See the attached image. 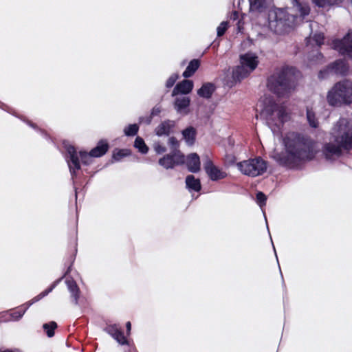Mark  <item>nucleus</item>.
<instances>
[{"label": "nucleus", "instance_id": "29", "mask_svg": "<svg viewBox=\"0 0 352 352\" xmlns=\"http://www.w3.org/2000/svg\"><path fill=\"white\" fill-rule=\"evenodd\" d=\"M307 58L311 63L318 64L323 62L324 56L318 48L316 51L309 53Z\"/></svg>", "mask_w": 352, "mask_h": 352}, {"label": "nucleus", "instance_id": "51", "mask_svg": "<svg viewBox=\"0 0 352 352\" xmlns=\"http://www.w3.org/2000/svg\"><path fill=\"white\" fill-rule=\"evenodd\" d=\"M28 124H30V126H31L32 127H33V128H34V127H35V126H34V124L30 123V122H28Z\"/></svg>", "mask_w": 352, "mask_h": 352}, {"label": "nucleus", "instance_id": "3", "mask_svg": "<svg viewBox=\"0 0 352 352\" xmlns=\"http://www.w3.org/2000/svg\"><path fill=\"white\" fill-rule=\"evenodd\" d=\"M343 122V120H340L337 123L340 133V135H337L335 139L338 145L329 142L322 146V154L327 161L333 162L340 157L342 155V148L346 150L352 148V131L346 129V127L342 129L341 125Z\"/></svg>", "mask_w": 352, "mask_h": 352}, {"label": "nucleus", "instance_id": "14", "mask_svg": "<svg viewBox=\"0 0 352 352\" xmlns=\"http://www.w3.org/2000/svg\"><path fill=\"white\" fill-rule=\"evenodd\" d=\"M194 87L193 81L191 80L184 79L179 82L173 88L171 96H177L179 94L187 95L190 94Z\"/></svg>", "mask_w": 352, "mask_h": 352}, {"label": "nucleus", "instance_id": "1", "mask_svg": "<svg viewBox=\"0 0 352 352\" xmlns=\"http://www.w3.org/2000/svg\"><path fill=\"white\" fill-rule=\"evenodd\" d=\"M283 144L285 151H274L270 157L287 169L300 170L303 164L312 161L318 153L316 141L302 133H287Z\"/></svg>", "mask_w": 352, "mask_h": 352}, {"label": "nucleus", "instance_id": "40", "mask_svg": "<svg viewBox=\"0 0 352 352\" xmlns=\"http://www.w3.org/2000/svg\"><path fill=\"white\" fill-rule=\"evenodd\" d=\"M228 27V23L227 21H222L217 28V34L218 36H223Z\"/></svg>", "mask_w": 352, "mask_h": 352}, {"label": "nucleus", "instance_id": "2", "mask_svg": "<svg viewBox=\"0 0 352 352\" xmlns=\"http://www.w3.org/2000/svg\"><path fill=\"white\" fill-rule=\"evenodd\" d=\"M300 72L292 66H283L267 79V87L278 97L288 95L297 84Z\"/></svg>", "mask_w": 352, "mask_h": 352}, {"label": "nucleus", "instance_id": "49", "mask_svg": "<svg viewBox=\"0 0 352 352\" xmlns=\"http://www.w3.org/2000/svg\"><path fill=\"white\" fill-rule=\"evenodd\" d=\"M263 214H264V217H265V221H267V217H266L265 214V212H263ZM266 223H267V230H269V228H268L267 223L266 222Z\"/></svg>", "mask_w": 352, "mask_h": 352}, {"label": "nucleus", "instance_id": "52", "mask_svg": "<svg viewBox=\"0 0 352 352\" xmlns=\"http://www.w3.org/2000/svg\"><path fill=\"white\" fill-rule=\"evenodd\" d=\"M159 112H160V111H159V110H157V109H155V115L156 116V115L157 114V113H159Z\"/></svg>", "mask_w": 352, "mask_h": 352}, {"label": "nucleus", "instance_id": "39", "mask_svg": "<svg viewBox=\"0 0 352 352\" xmlns=\"http://www.w3.org/2000/svg\"><path fill=\"white\" fill-rule=\"evenodd\" d=\"M276 112L278 120H280L281 124H283L284 122H286L287 118V113L286 112V110L283 107L280 106Z\"/></svg>", "mask_w": 352, "mask_h": 352}, {"label": "nucleus", "instance_id": "31", "mask_svg": "<svg viewBox=\"0 0 352 352\" xmlns=\"http://www.w3.org/2000/svg\"><path fill=\"white\" fill-rule=\"evenodd\" d=\"M134 146L142 154H146L148 151V148L146 145L144 140L139 136H138L135 140Z\"/></svg>", "mask_w": 352, "mask_h": 352}, {"label": "nucleus", "instance_id": "23", "mask_svg": "<svg viewBox=\"0 0 352 352\" xmlns=\"http://www.w3.org/2000/svg\"><path fill=\"white\" fill-rule=\"evenodd\" d=\"M109 144L105 140L98 142L97 146L90 151V155L94 157H100L104 155L108 151Z\"/></svg>", "mask_w": 352, "mask_h": 352}, {"label": "nucleus", "instance_id": "37", "mask_svg": "<svg viewBox=\"0 0 352 352\" xmlns=\"http://www.w3.org/2000/svg\"><path fill=\"white\" fill-rule=\"evenodd\" d=\"M131 151L129 149H120L113 154V158L116 161H120L122 157L129 156Z\"/></svg>", "mask_w": 352, "mask_h": 352}, {"label": "nucleus", "instance_id": "10", "mask_svg": "<svg viewBox=\"0 0 352 352\" xmlns=\"http://www.w3.org/2000/svg\"><path fill=\"white\" fill-rule=\"evenodd\" d=\"M185 155L182 152H171L159 160V164L166 169H173L185 163Z\"/></svg>", "mask_w": 352, "mask_h": 352}, {"label": "nucleus", "instance_id": "8", "mask_svg": "<svg viewBox=\"0 0 352 352\" xmlns=\"http://www.w3.org/2000/svg\"><path fill=\"white\" fill-rule=\"evenodd\" d=\"M238 169L245 175L256 177L267 170V162L261 157L249 159L236 164Z\"/></svg>", "mask_w": 352, "mask_h": 352}, {"label": "nucleus", "instance_id": "21", "mask_svg": "<svg viewBox=\"0 0 352 352\" xmlns=\"http://www.w3.org/2000/svg\"><path fill=\"white\" fill-rule=\"evenodd\" d=\"M186 187L190 192H199L201 190V181L195 178L193 175H188L186 177Z\"/></svg>", "mask_w": 352, "mask_h": 352}, {"label": "nucleus", "instance_id": "48", "mask_svg": "<svg viewBox=\"0 0 352 352\" xmlns=\"http://www.w3.org/2000/svg\"><path fill=\"white\" fill-rule=\"evenodd\" d=\"M272 245H273V249H274V251L275 252V255H276V259L278 260V256H277V254H276V252L275 247H274L273 243H272Z\"/></svg>", "mask_w": 352, "mask_h": 352}, {"label": "nucleus", "instance_id": "12", "mask_svg": "<svg viewBox=\"0 0 352 352\" xmlns=\"http://www.w3.org/2000/svg\"><path fill=\"white\" fill-rule=\"evenodd\" d=\"M104 331L113 338L120 344L128 345V351L125 352H137L133 346L129 344L126 338L124 336L120 327L117 324H108L104 328Z\"/></svg>", "mask_w": 352, "mask_h": 352}, {"label": "nucleus", "instance_id": "28", "mask_svg": "<svg viewBox=\"0 0 352 352\" xmlns=\"http://www.w3.org/2000/svg\"><path fill=\"white\" fill-rule=\"evenodd\" d=\"M324 36L322 33H316L311 38H306L307 45H311L314 42L318 48H319L324 43Z\"/></svg>", "mask_w": 352, "mask_h": 352}, {"label": "nucleus", "instance_id": "54", "mask_svg": "<svg viewBox=\"0 0 352 352\" xmlns=\"http://www.w3.org/2000/svg\"><path fill=\"white\" fill-rule=\"evenodd\" d=\"M69 270V268L68 269V270L66 272V273H65V274H68Z\"/></svg>", "mask_w": 352, "mask_h": 352}, {"label": "nucleus", "instance_id": "9", "mask_svg": "<svg viewBox=\"0 0 352 352\" xmlns=\"http://www.w3.org/2000/svg\"><path fill=\"white\" fill-rule=\"evenodd\" d=\"M349 67L346 60L338 59L329 64L324 69L320 70L318 73L319 78H325L329 74L340 75L345 76L347 75Z\"/></svg>", "mask_w": 352, "mask_h": 352}, {"label": "nucleus", "instance_id": "26", "mask_svg": "<svg viewBox=\"0 0 352 352\" xmlns=\"http://www.w3.org/2000/svg\"><path fill=\"white\" fill-rule=\"evenodd\" d=\"M252 72L242 65L236 66L232 71V78L235 81H241L242 79L246 78Z\"/></svg>", "mask_w": 352, "mask_h": 352}, {"label": "nucleus", "instance_id": "32", "mask_svg": "<svg viewBox=\"0 0 352 352\" xmlns=\"http://www.w3.org/2000/svg\"><path fill=\"white\" fill-rule=\"evenodd\" d=\"M307 120L309 126L312 128H317L318 122L316 118L315 113L309 109H307Z\"/></svg>", "mask_w": 352, "mask_h": 352}, {"label": "nucleus", "instance_id": "38", "mask_svg": "<svg viewBox=\"0 0 352 352\" xmlns=\"http://www.w3.org/2000/svg\"><path fill=\"white\" fill-rule=\"evenodd\" d=\"M256 203L260 206L261 208H263V206L266 205L267 197L263 192H258L256 195Z\"/></svg>", "mask_w": 352, "mask_h": 352}, {"label": "nucleus", "instance_id": "55", "mask_svg": "<svg viewBox=\"0 0 352 352\" xmlns=\"http://www.w3.org/2000/svg\"><path fill=\"white\" fill-rule=\"evenodd\" d=\"M350 1H351V3H352V0H350Z\"/></svg>", "mask_w": 352, "mask_h": 352}, {"label": "nucleus", "instance_id": "13", "mask_svg": "<svg viewBox=\"0 0 352 352\" xmlns=\"http://www.w3.org/2000/svg\"><path fill=\"white\" fill-rule=\"evenodd\" d=\"M240 63L249 69V72H253L258 64V56L256 54L248 52L240 55Z\"/></svg>", "mask_w": 352, "mask_h": 352}, {"label": "nucleus", "instance_id": "19", "mask_svg": "<svg viewBox=\"0 0 352 352\" xmlns=\"http://www.w3.org/2000/svg\"><path fill=\"white\" fill-rule=\"evenodd\" d=\"M216 90V86L213 82H204L201 87L197 90V95L204 99H210L212 98Z\"/></svg>", "mask_w": 352, "mask_h": 352}, {"label": "nucleus", "instance_id": "17", "mask_svg": "<svg viewBox=\"0 0 352 352\" xmlns=\"http://www.w3.org/2000/svg\"><path fill=\"white\" fill-rule=\"evenodd\" d=\"M186 166L189 172L198 173L200 170V158L198 154L192 153L186 157Z\"/></svg>", "mask_w": 352, "mask_h": 352}, {"label": "nucleus", "instance_id": "46", "mask_svg": "<svg viewBox=\"0 0 352 352\" xmlns=\"http://www.w3.org/2000/svg\"><path fill=\"white\" fill-rule=\"evenodd\" d=\"M126 327L127 334L129 335L130 334V331H131V324L130 322H126Z\"/></svg>", "mask_w": 352, "mask_h": 352}, {"label": "nucleus", "instance_id": "53", "mask_svg": "<svg viewBox=\"0 0 352 352\" xmlns=\"http://www.w3.org/2000/svg\"><path fill=\"white\" fill-rule=\"evenodd\" d=\"M142 122V118H140V122Z\"/></svg>", "mask_w": 352, "mask_h": 352}, {"label": "nucleus", "instance_id": "22", "mask_svg": "<svg viewBox=\"0 0 352 352\" xmlns=\"http://www.w3.org/2000/svg\"><path fill=\"white\" fill-rule=\"evenodd\" d=\"M67 289L71 294V296L73 298V302L75 305H78V298L80 295V289L76 283L73 278L67 279L65 280Z\"/></svg>", "mask_w": 352, "mask_h": 352}, {"label": "nucleus", "instance_id": "50", "mask_svg": "<svg viewBox=\"0 0 352 352\" xmlns=\"http://www.w3.org/2000/svg\"><path fill=\"white\" fill-rule=\"evenodd\" d=\"M154 114V108H153L151 110V115L153 116Z\"/></svg>", "mask_w": 352, "mask_h": 352}, {"label": "nucleus", "instance_id": "15", "mask_svg": "<svg viewBox=\"0 0 352 352\" xmlns=\"http://www.w3.org/2000/svg\"><path fill=\"white\" fill-rule=\"evenodd\" d=\"M190 104V99L188 96H177L174 101V108L179 113H188Z\"/></svg>", "mask_w": 352, "mask_h": 352}, {"label": "nucleus", "instance_id": "20", "mask_svg": "<svg viewBox=\"0 0 352 352\" xmlns=\"http://www.w3.org/2000/svg\"><path fill=\"white\" fill-rule=\"evenodd\" d=\"M182 135L186 145L192 146L196 140L197 130L195 127L189 126L182 131Z\"/></svg>", "mask_w": 352, "mask_h": 352}, {"label": "nucleus", "instance_id": "5", "mask_svg": "<svg viewBox=\"0 0 352 352\" xmlns=\"http://www.w3.org/2000/svg\"><path fill=\"white\" fill-rule=\"evenodd\" d=\"M269 27L277 34H284L293 28L294 17L285 8H275L269 14Z\"/></svg>", "mask_w": 352, "mask_h": 352}, {"label": "nucleus", "instance_id": "24", "mask_svg": "<svg viewBox=\"0 0 352 352\" xmlns=\"http://www.w3.org/2000/svg\"><path fill=\"white\" fill-rule=\"evenodd\" d=\"M292 4L301 16L305 17L309 14L310 7L307 3L300 2L298 0H292Z\"/></svg>", "mask_w": 352, "mask_h": 352}, {"label": "nucleus", "instance_id": "35", "mask_svg": "<svg viewBox=\"0 0 352 352\" xmlns=\"http://www.w3.org/2000/svg\"><path fill=\"white\" fill-rule=\"evenodd\" d=\"M280 106L275 102H270L269 104L265 107V111L268 116L271 117L273 114L277 111Z\"/></svg>", "mask_w": 352, "mask_h": 352}, {"label": "nucleus", "instance_id": "47", "mask_svg": "<svg viewBox=\"0 0 352 352\" xmlns=\"http://www.w3.org/2000/svg\"><path fill=\"white\" fill-rule=\"evenodd\" d=\"M279 270H280V267H279ZM280 276H281L282 279H283V285H285L284 280H283V274H282V272H281V270H280Z\"/></svg>", "mask_w": 352, "mask_h": 352}, {"label": "nucleus", "instance_id": "36", "mask_svg": "<svg viewBox=\"0 0 352 352\" xmlns=\"http://www.w3.org/2000/svg\"><path fill=\"white\" fill-rule=\"evenodd\" d=\"M168 144L170 146L171 149V152L177 153L181 152V151L179 149V141L177 140V138L174 136H172L169 138L168 141Z\"/></svg>", "mask_w": 352, "mask_h": 352}, {"label": "nucleus", "instance_id": "43", "mask_svg": "<svg viewBox=\"0 0 352 352\" xmlns=\"http://www.w3.org/2000/svg\"><path fill=\"white\" fill-rule=\"evenodd\" d=\"M227 162L229 165H232L236 162V157L234 155H227Z\"/></svg>", "mask_w": 352, "mask_h": 352}, {"label": "nucleus", "instance_id": "30", "mask_svg": "<svg viewBox=\"0 0 352 352\" xmlns=\"http://www.w3.org/2000/svg\"><path fill=\"white\" fill-rule=\"evenodd\" d=\"M343 0H311L312 3L317 7L324 8L327 6L337 5L342 3Z\"/></svg>", "mask_w": 352, "mask_h": 352}, {"label": "nucleus", "instance_id": "45", "mask_svg": "<svg viewBox=\"0 0 352 352\" xmlns=\"http://www.w3.org/2000/svg\"><path fill=\"white\" fill-rule=\"evenodd\" d=\"M239 18V13L237 11H233L230 16V19L233 21L237 20Z\"/></svg>", "mask_w": 352, "mask_h": 352}, {"label": "nucleus", "instance_id": "16", "mask_svg": "<svg viewBox=\"0 0 352 352\" xmlns=\"http://www.w3.org/2000/svg\"><path fill=\"white\" fill-rule=\"evenodd\" d=\"M175 126V122L170 120H166L163 122H162L157 129H155V135L157 136H162L169 135L171 133H173V131Z\"/></svg>", "mask_w": 352, "mask_h": 352}, {"label": "nucleus", "instance_id": "6", "mask_svg": "<svg viewBox=\"0 0 352 352\" xmlns=\"http://www.w3.org/2000/svg\"><path fill=\"white\" fill-rule=\"evenodd\" d=\"M66 149L65 159L69 169L72 179L74 181L76 177V171L80 169L79 159L85 165H89L92 163V155L89 153L85 151H80L77 153L75 147L72 145L65 144Z\"/></svg>", "mask_w": 352, "mask_h": 352}, {"label": "nucleus", "instance_id": "25", "mask_svg": "<svg viewBox=\"0 0 352 352\" xmlns=\"http://www.w3.org/2000/svg\"><path fill=\"white\" fill-rule=\"evenodd\" d=\"M200 66V60L199 59L191 60L186 69L182 74L183 77L188 78L194 75Z\"/></svg>", "mask_w": 352, "mask_h": 352}, {"label": "nucleus", "instance_id": "33", "mask_svg": "<svg viewBox=\"0 0 352 352\" xmlns=\"http://www.w3.org/2000/svg\"><path fill=\"white\" fill-rule=\"evenodd\" d=\"M56 327H57V324L54 321H52L49 323H45L43 325V328L44 331L46 332V334L49 338H52L54 336V330Z\"/></svg>", "mask_w": 352, "mask_h": 352}, {"label": "nucleus", "instance_id": "11", "mask_svg": "<svg viewBox=\"0 0 352 352\" xmlns=\"http://www.w3.org/2000/svg\"><path fill=\"white\" fill-rule=\"evenodd\" d=\"M204 169L212 182H217L223 179L228 176V174L221 168L215 166L210 157L206 155L204 160Z\"/></svg>", "mask_w": 352, "mask_h": 352}, {"label": "nucleus", "instance_id": "41", "mask_svg": "<svg viewBox=\"0 0 352 352\" xmlns=\"http://www.w3.org/2000/svg\"><path fill=\"white\" fill-rule=\"evenodd\" d=\"M178 78L179 75L177 73L171 74L166 82V87L167 88H171L172 87H173Z\"/></svg>", "mask_w": 352, "mask_h": 352}, {"label": "nucleus", "instance_id": "4", "mask_svg": "<svg viewBox=\"0 0 352 352\" xmlns=\"http://www.w3.org/2000/svg\"><path fill=\"white\" fill-rule=\"evenodd\" d=\"M327 100L331 107L351 104L352 103V82L347 80L336 82L328 91Z\"/></svg>", "mask_w": 352, "mask_h": 352}, {"label": "nucleus", "instance_id": "42", "mask_svg": "<svg viewBox=\"0 0 352 352\" xmlns=\"http://www.w3.org/2000/svg\"><path fill=\"white\" fill-rule=\"evenodd\" d=\"M343 51L346 53L349 57L352 58V43L347 46H344V50Z\"/></svg>", "mask_w": 352, "mask_h": 352}, {"label": "nucleus", "instance_id": "44", "mask_svg": "<svg viewBox=\"0 0 352 352\" xmlns=\"http://www.w3.org/2000/svg\"><path fill=\"white\" fill-rule=\"evenodd\" d=\"M166 151V148L160 144L155 145V152L161 153Z\"/></svg>", "mask_w": 352, "mask_h": 352}, {"label": "nucleus", "instance_id": "7", "mask_svg": "<svg viewBox=\"0 0 352 352\" xmlns=\"http://www.w3.org/2000/svg\"><path fill=\"white\" fill-rule=\"evenodd\" d=\"M63 278V276L55 280L49 288L40 293L38 296H35L31 300L23 305L21 307H19L18 309L12 311L10 314L4 313L2 314L3 318L0 319V322H6L11 320L17 321L20 320L32 305L38 302L46 296L49 293L52 292V290L56 287V285L60 283Z\"/></svg>", "mask_w": 352, "mask_h": 352}, {"label": "nucleus", "instance_id": "34", "mask_svg": "<svg viewBox=\"0 0 352 352\" xmlns=\"http://www.w3.org/2000/svg\"><path fill=\"white\" fill-rule=\"evenodd\" d=\"M139 131V126L137 124H129L124 129V133L126 136L131 137L137 135Z\"/></svg>", "mask_w": 352, "mask_h": 352}, {"label": "nucleus", "instance_id": "27", "mask_svg": "<svg viewBox=\"0 0 352 352\" xmlns=\"http://www.w3.org/2000/svg\"><path fill=\"white\" fill-rule=\"evenodd\" d=\"M350 44H352V29L349 30L342 39L335 43L336 47H339L340 50H344V46Z\"/></svg>", "mask_w": 352, "mask_h": 352}, {"label": "nucleus", "instance_id": "18", "mask_svg": "<svg viewBox=\"0 0 352 352\" xmlns=\"http://www.w3.org/2000/svg\"><path fill=\"white\" fill-rule=\"evenodd\" d=\"M250 11L261 13L265 12L273 0H248Z\"/></svg>", "mask_w": 352, "mask_h": 352}]
</instances>
